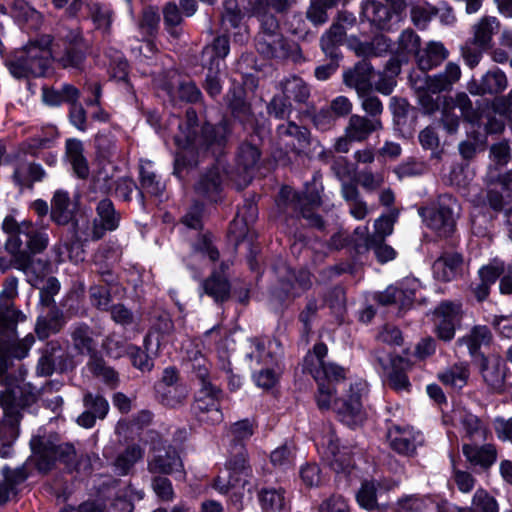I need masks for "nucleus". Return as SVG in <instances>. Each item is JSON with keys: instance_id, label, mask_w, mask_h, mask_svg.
<instances>
[{"instance_id": "f257e3e1", "label": "nucleus", "mask_w": 512, "mask_h": 512, "mask_svg": "<svg viewBox=\"0 0 512 512\" xmlns=\"http://www.w3.org/2000/svg\"><path fill=\"white\" fill-rule=\"evenodd\" d=\"M81 40L78 31H71L65 39L55 43L49 35H44L37 42L27 45L21 55L10 63V72L16 78L42 76L49 68L51 59L63 68L79 69L84 61Z\"/></svg>"}, {"instance_id": "f03ea898", "label": "nucleus", "mask_w": 512, "mask_h": 512, "mask_svg": "<svg viewBox=\"0 0 512 512\" xmlns=\"http://www.w3.org/2000/svg\"><path fill=\"white\" fill-rule=\"evenodd\" d=\"M188 133L186 135H177L175 141L182 148L175 159V172L179 173L180 168L197 164V156H206L219 154L224 147L228 130L225 124L216 126L205 124L200 129L195 127L197 115L192 109L187 110Z\"/></svg>"}, {"instance_id": "7ed1b4c3", "label": "nucleus", "mask_w": 512, "mask_h": 512, "mask_svg": "<svg viewBox=\"0 0 512 512\" xmlns=\"http://www.w3.org/2000/svg\"><path fill=\"white\" fill-rule=\"evenodd\" d=\"M24 319L25 316L22 312L13 310L11 307L6 306L0 309V382L8 386L4 393H12L16 398L17 404H20L17 397V388L12 387L9 378L4 377V374L8 369L7 356L9 355L17 359L24 358L35 342L32 334H28L22 340H16L17 323Z\"/></svg>"}, {"instance_id": "20e7f679", "label": "nucleus", "mask_w": 512, "mask_h": 512, "mask_svg": "<svg viewBox=\"0 0 512 512\" xmlns=\"http://www.w3.org/2000/svg\"><path fill=\"white\" fill-rule=\"evenodd\" d=\"M338 381L335 379L316 381L318 383L317 405L322 410L333 408L340 420L348 426L358 425L364 419L361 398L366 391V383L363 381L350 383L347 394L341 399H336L332 383Z\"/></svg>"}, {"instance_id": "39448f33", "label": "nucleus", "mask_w": 512, "mask_h": 512, "mask_svg": "<svg viewBox=\"0 0 512 512\" xmlns=\"http://www.w3.org/2000/svg\"><path fill=\"white\" fill-rule=\"evenodd\" d=\"M266 0H255L250 15L260 22L261 30L256 38V49L267 58H285L289 55L285 41L279 32V23L274 15H267Z\"/></svg>"}, {"instance_id": "423d86ee", "label": "nucleus", "mask_w": 512, "mask_h": 512, "mask_svg": "<svg viewBox=\"0 0 512 512\" xmlns=\"http://www.w3.org/2000/svg\"><path fill=\"white\" fill-rule=\"evenodd\" d=\"M213 486L220 493H227L230 489L237 490L238 496H242L245 491L252 493L255 484L243 446H235V452L227 462V471L217 476Z\"/></svg>"}, {"instance_id": "0eeeda50", "label": "nucleus", "mask_w": 512, "mask_h": 512, "mask_svg": "<svg viewBox=\"0 0 512 512\" xmlns=\"http://www.w3.org/2000/svg\"><path fill=\"white\" fill-rule=\"evenodd\" d=\"M458 201L451 195H442L438 198L435 207L425 214V221L439 236L450 235L455 228V221L459 215Z\"/></svg>"}, {"instance_id": "6e6552de", "label": "nucleus", "mask_w": 512, "mask_h": 512, "mask_svg": "<svg viewBox=\"0 0 512 512\" xmlns=\"http://www.w3.org/2000/svg\"><path fill=\"white\" fill-rule=\"evenodd\" d=\"M96 210L100 223L95 219L85 230L76 223V237L79 241L99 240L106 230H115L118 227L120 218L109 199L100 201Z\"/></svg>"}, {"instance_id": "1a4fd4ad", "label": "nucleus", "mask_w": 512, "mask_h": 512, "mask_svg": "<svg viewBox=\"0 0 512 512\" xmlns=\"http://www.w3.org/2000/svg\"><path fill=\"white\" fill-rule=\"evenodd\" d=\"M0 406L4 411L6 422L0 426V456L5 458L11 453V443L18 436L17 423L19 422V407L12 393L6 392L0 395Z\"/></svg>"}, {"instance_id": "9d476101", "label": "nucleus", "mask_w": 512, "mask_h": 512, "mask_svg": "<svg viewBox=\"0 0 512 512\" xmlns=\"http://www.w3.org/2000/svg\"><path fill=\"white\" fill-rule=\"evenodd\" d=\"M315 443L319 453L337 472L345 471L351 466V458L345 448H340L334 430L324 427L321 435L316 436Z\"/></svg>"}, {"instance_id": "9b49d317", "label": "nucleus", "mask_w": 512, "mask_h": 512, "mask_svg": "<svg viewBox=\"0 0 512 512\" xmlns=\"http://www.w3.org/2000/svg\"><path fill=\"white\" fill-rule=\"evenodd\" d=\"M219 393L220 391L211 383L201 386L193 404V412L199 421L212 425L222 422Z\"/></svg>"}, {"instance_id": "f8f14e48", "label": "nucleus", "mask_w": 512, "mask_h": 512, "mask_svg": "<svg viewBox=\"0 0 512 512\" xmlns=\"http://www.w3.org/2000/svg\"><path fill=\"white\" fill-rule=\"evenodd\" d=\"M328 348L324 343L314 346L313 352H309L304 358V369L308 371L315 381L321 379L342 380L345 378V369L332 362L324 360Z\"/></svg>"}, {"instance_id": "ddd939ff", "label": "nucleus", "mask_w": 512, "mask_h": 512, "mask_svg": "<svg viewBox=\"0 0 512 512\" xmlns=\"http://www.w3.org/2000/svg\"><path fill=\"white\" fill-rule=\"evenodd\" d=\"M387 439L389 446L396 453L404 456H412L424 442L421 432L410 426L393 424L388 428Z\"/></svg>"}, {"instance_id": "4468645a", "label": "nucleus", "mask_w": 512, "mask_h": 512, "mask_svg": "<svg viewBox=\"0 0 512 512\" xmlns=\"http://www.w3.org/2000/svg\"><path fill=\"white\" fill-rule=\"evenodd\" d=\"M376 359L384 370L386 382L390 388L397 392H409L411 383L405 373L408 363L401 357H392L390 354L376 352Z\"/></svg>"}, {"instance_id": "2eb2a0df", "label": "nucleus", "mask_w": 512, "mask_h": 512, "mask_svg": "<svg viewBox=\"0 0 512 512\" xmlns=\"http://www.w3.org/2000/svg\"><path fill=\"white\" fill-rule=\"evenodd\" d=\"M461 306L451 302H443L434 312L435 331L444 341H450L455 335L456 323L460 320Z\"/></svg>"}, {"instance_id": "dca6fc26", "label": "nucleus", "mask_w": 512, "mask_h": 512, "mask_svg": "<svg viewBox=\"0 0 512 512\" xmlns=\"http://www.w3.org/2000/svg\"><path fill=\"white\" fill-rule=\"evenodd\" d=\"M260 158V151L254 145L244 143L240 146L236 158V171L230 178L239 188L246 186L250 180V172L256 167Z\"/></svg>"}, {"instance_id": "f3484780", "label": "nucleus", "mask_w": 512, "mask_h": 512, "mask_svg": "<svg viewBox=\"0 0 512 512\" xmlns=\"http://www.w3.org/2000/svg\"><path fill=\"white\" fill-rule=\"evenodd\" d=\"M465 264L461 254L444 253L433 264V272L438 280L449 282L464 274Z\"/></svg>"}, {"instance_id": "a211bd4d", "label": "nucleus", "mask_w": 512, "mask_h": 512, "mask_svg": "<svg viewBox=\"0 0 512 512\" xmlns=\"http://www.w3.org/2000/svg\"><path fill=\"white\" fill-rule=\"evenodd\" d=\"M77 202L64 189L54 192L51 200V219L58 225H67L74 219Z\"/></svg>"}, {"instance_id": "6ab92c4d", "label": "nucleus", "mask_w": 512, "mask_h": 512, "mask_svg": "<svg viewBox=\"0 0 512 512\" xmlns=\"http://www.w3.org/2000/svg\"><path fill=\"white\" fill-rule=\"evenodd\" d=\"M383 129L381 118H368L353 114L350 116L349 121L345 127L347 136L356 142H363L376 131Z\"/></svg>"}, {"instance_id": "aec40b11", "label": "nucleus", "mask_w": 512, "mask_h": 512, "mask_svg": "<svg viewBox=\"0 0 512 512\" xmlns=\"http://www.w3.org/2000/svg\"><path fill=\"white\" fill-rule=\"evenodd\" d=\"M374 74L372 66L368 62L362 61L353 70L344 74V83L354 88L359 96H363L371 91Z\"/></svg>"}, {"instance_id": "412c9836", "label": "nucleus", "mask_w": 512, "mask_h": 512, "mask_svg": "<svg viewBox=\"0 0 512 512\" xmlns=\"http://www.w3.org/2000/svg\"><path fill=\"white\" fill-rule=\"evenodd\" d=\"M225 176V169L221 161L204 173L196 184V191L211 200H216L221 190Z\"/></svg>"}, {"instance_id": "4be33fe9", "label": "nucleus", "mask_w": 512, "mask_h": 512, "mask_svg": "<svg viewBox=\"0 0 512 512\" xmlns=\"http://www.w3.org/2000/svg\"><path fill=\"white\" fill-rule=\"evenodd\" d=\"M66 321L63 312L52 308L37 318L35 332L39 339L44 340L62 330Z\"/></svg>"}, {"instance_id": "5701e85b", "label": "nucleus", "mask_w": 512, "mask_h": 512, "mask_svg": "<svg viewBox=\"0 0 512 512\" xmlns=\"http://www.w3.org/2000/svg\"><path fill=\"white\" fill-rule=\"evenodd\" d=\"M66 159L77 177L86 179L89 176L90 169L84 156L83 143L80 140L68 139L66 141Z\"/></svg>"}, {"instance_id": "b1692460", "label": "nucleus", "mask_w": 512, "mask_h": 512, "mask_svg": "<svg viewBox=\"0 0 512 512\" xmlns=\"http://www.w3.org/2000/svg\"><path fill=\"white\" fill-rule=\"evenodd\" d=\"M481 373L484 381L494 390H501L505 379V365L497 357L486 358L482 356Z\"/></svg>"}, {"instance_id": "393cba45", "label": "nucleus", "mask_w": 512, "mask_h": 512, "mask_svg": "<svg viewBox=\"0 0 512 512\" xmlns=\"http://www.w3.org/2000/svg\"><path fill=\"white\" fill-rule=\"evenodd\" d=\"M392 14V9L381 1L367 0L362 6L363 17L378 29L387 28Z\"/></svg>"}, {"instance_id": "a878e982", "label": "nucleus", "mask_w": 512, "mask_h": 512, "mask_svg": "<svg viewBox=\"0 0 512 512\" xmlns=\"http://www.w3.org/2000/svg\"><path fill=\"white\" fill-rule=\"evenodd\" d=\"M149 470L153 473L178 474L183 477L182 462L175 450L159 451L149 462Z\"/></svg>"}, {"instance_id": "bb28decb", "label": "nucleus", "mask_w": 512, "mask_h": 512, "mask_svg": "<svg viewBox=\"0 0 512 512\" xmlns=\"http://www.w3.org/2000/svg\"><path fill=\"white\" fill-rule=\"evenodd\" d=\"M448 57V50L441 42L431 41L417 53V63L421 70L428 71L440 65Z\"/></svg>"}, {"instance_id": "cd10ccee", "label": "nucleus", "mask_w": 512, "mask_h": 512, "mask_svg": "<svg viewBox=\"0 0 512 512\" xmlns=\"http://www.w3.org/2000/svg\"><path fill=\"white\" fill-rule=\"evenodd\" d=\"M461 77V69L459 65L449 62L443 73L434 77H427L425 84L428 92L439 93L449 89Z\"/></svg>"}, {"instance_id": "c85d7f7f", "label": "nucleus", "mask_w": 512, "mask_h": 512, "mask_svg": "<svg viewBox=\"0 0 512 512\" xmlns=\"http://www.w3.org/2000/svg\"><path fill=\"white\" fill-rule=\"evenodd\" d=\"M73 348L81 355L94 357L96 343L93 339V331L86 324H78L71 328L70 332Z\"/></svg>"}, {"instance_id": "c756f323", "label": "nucleus", "mask_w": 512, "mask_h": 512, "mask_svg": "<svg viewBox=\"0 0 512 512\" xmlns=\"http://www.w3.org/2000/svg\"><path fill=\"white\" fill-rule=\"evenodd\" d=\"M492 341V334L485 325L474 326L469 333L457 340V344L466 345L469 353L474 356L482 346H487Z\"/></svg>"}, {"instance_id": "7c9ffc66", "label": "nucleus", "mask_w": 512, "mask_h": 512, "mask_svg": "<svg viewBox=\"0 0 512 512\" xmlns=\"http://www.w3.org/2000/svg\"><path fill=\"white\" fill-rule=\"evenodd\" d=\"M178 379L177 372L174 368H166L163 373L162 383L167 386L164 392L163 401L166 405L175 406L180 404L187 397L185 387L174 386Z\"/></svg>"}, {"instance_id": "2f4dec72", "label": "nucleus", "mask_w": 512, "mask_h": 512, "mask_svg": "<svg viewBox=\"0 0 512 512\" xmlns=\"http://www.w3.org/2000/svg\"><path fill=\"white\" fill-rule=\"evenodd\" d=\"M3 230L10 235L7 246L13 252L17 253L21 251L23 246V240L21 236L24 233H29L30 222L22 221L17 222L13 217H6L2 224Z\"/></svg>"}, {"instance_id": "473e14b6", "label": "nucleus", "mask_w": 512, "mask_h": 512, "mask_svg": "<svg viewBox=\"0 0 512 512\" xmlns=\"http://www.w3.org/2000/svg\"><path fill=\"white\" fill-rule=\"evenodd\" d=\"M277 341L268 338L255 339L251 341L252 350L248 356L251 360L256 361L257 364L269 365L275 360L276 351L273 348H278Z\"/></svg>"}, {"instance_id": "72a5a7b5", "label": "nucleus", "mask_w": 512, "mask_h": 512, "mask_svg": "<svg viewBox=\"0 0 512 512\" xmlns=\"http://www.w3.org/2000/svg\"><path fill=\"white\" fill-rule=\"evenodd\" d=\"M277 133L281 138H291V141L288 144H291L297 152L302 151L309 144L308 130L293 122L279 125Z\"/></svg>"}, {"instance_id": "f704fd0d", "label": "nucleus", "mask_w": 512, "mask_h": 512, "mask_svg": "<svg viewBox=\"0 0 512 512\" xmlns=\"http://www.w3.org/2000/svg\"><path fill=\"white\" fill-rule=\"evenodd\" d=\"M463 453L471 464L485 468L491 466L496 460V449L490 444L482 447L465 444Z\"/></svg>"}, {"instance_id": "c9c22d12", "label": "nucleus", "mask_w": 512, "mask_h": 512, "mask_svg": "<svg viewBox=\"0 0 512 512\" xmlns=\"http://www.w3.org/2000/svg\"><path fill=\"white\" fill-rule=\"evenodd\" d=\"M281 89L286 99L294 100L298 103H305L310 96V90L306 83L296 76L284 80L281 83Z\"/></svg>"}, {"instance_id": "e433bc0d", "label": "nucleus", "mask_w": 512, "mask_h": 512, "mask_svg": "<svg viewBox=\"0 0 512 512\" xmlns=\"http://www.w3.org/2000/svg\"><path fill=\"white\" fill-rule=\"evenodd\" d=\"M397 217L398 212L396 210H393L390 212L389 215H382L378 219H376L374 223V234L372 235V237H367L366 247L373 246L377 242H383L387 236L391 235Z\"/></svg>"}, {"instance_id": "4c0bfd02", "label": "nucleus", "mask_w": 512, "mask_h": 512, "mask_svg": "<svg viewBox=\"0 0 512 512\" xmlns=\"http://www.w3.org/2000/svg\"><path fill=\"white\" fill-rule=\"evenodd\" d=\"M345 34L346 27L340 22L334 23L321 38L323 52L331 58H336L337 46L342 43Z\"/></svg>"}, {"instance_id": "58836bf2", "label": "nucleus", "mask_w": 512, "mask_h": 512, "mask_svg": "<svg viewBox=\"0 0 512 512\" xmlns=\"http://www.w3.org/2000/svg\"><path fill=\"white\" fill-rule=\"evenodd\" d=\"M438 378L445 386L461 389L467 384L469 370L465 364H456L440 373Z\"/></svg>"}, {"instance_id": "ea45409f", "label": "nucleus", "mask_w": 512, "mask_h": 512, "mask_svg": "<svg viewBox=\"0 0 512 512\" xmlns=\"http://www.w3.org/2000/svg\"><path fill=\"white\" fill-rule=\"evenodd\" d=\"M204 292L216 302H223L230 295V285L226 278L213 273L202 283Z\"/></svg>"}, {"instance_id": "a19ab883", "label": "nucleus", "mask_w": 512, "mask_h": 512, "mask_svg": "<svg viewBox=\"0 0 512 512\" xmlns=\"http://www.w3.org/2000/svg\"><path fill=\"white\" fill-rule=\"evenodd\" d=\"M140 184L142 189L151 195H161L165 189V184L152 169L151 162L146 161L140 167Z\"/></svg>"}, {"instance_id": "79ce46f5", "label": "nucleus", "mask_w": 512, "mask_h": 512, "mask_svg": "<svg viewBox=\"0 0 512 512\" xmlns=\"http://www.w3.org/2000/svg\"><path fill=\"white\" fill-rule=\"evenodd\" d=\"M229 53V41L225 36L217 37L211 46L205 47L203 50V61L206 66L207 59L210 61L209 64L215 65L217 70H220L222 60Z\"/></svg>"}, {"instance_id": "37998d69", "label": "nucleus", "mask_w": 512, "mask_h": 512, "mask_svg": "<svg viewBox=\"0 0 512 512\" xmlns=\"http://www.w3.org/2000/svg\"><path fill=\"white\" fill-rule=\"evenodd\" d=\"M458 421L471 440L486 439V428L477 416L468 412H459Z\"/></svg>"}, {"instance_id": "c03bdc74", "label": "nucleus", "mask_w": 512, "mask_h": 512, "mask_svg": "<svg viewBox=\"0 0 512 512\" xmlns=\"http://www.w3.org/2000/svg\"><path fill=\"white\" fill-rule=\"evenodd\" d=\"M506 86L507 78L505 74L500 70H495L488 72L482 78L481 85L476 91L470 89V92L475 94H494L502 92Z\"/></svg>"}, {"instance_id": "a18cd8bd", "label": "nucleus", "mask_w": 512, "mask_h": 512, "mask_svg": "<svg viewBox=\"0 0 512 512\" xmlns=\"http://www.w3.org/2000/svg\"><path fill=\"white\" fill-rule=\"evenodd\" d=\"M143 457L142 449L137 445L127 447L119 454L114 462L115 470L120 475H126L133 465Z\"/></svg>"}, {"instance_id": "49530a36", "label": "nucleus", "mask_w": 512, "mask_h": 512, "mask_svg": "<svg viewBox=\"0 0 512 512\" xmlns=\"http://www.w3.org/2000/svg\"><path fill=\"white\" fill-rule=\"evenodd\" d=\"M205 256L210 262H215L219 257L218 250L212 245L211 239L207 235H203L195 244L193 253L189 257V264L195 265Z\"/></svg>"}, {"instance_id": "de8ad7c7", "label": "nucleus", "mask_w": 512, "mask_h": 512, "mask_svg": "<svg viewBox=\"0 0 512 512\" xmlns=\"http://www.w3.org/2000/svg\"><path fill=\"white\" fill-rule=\"evenodd\" d=\"M498 28V23L494 17L483 18L474 30V39L479 46H487L491 41L492 35Z\"/></svg>"}, {"instance_id": "09e8293b", "label": "nucleus", "mask_w": 512, "mask_h": 512, "mask_svg": "<svg viewBox=\"0 0 512 512\" xmlns=\"http://www.w3.org/2000/svg\"><path fill=\"white\" fill-rule=\"evenodd\" d=\"M258 498L261 507L265 510H280L284 506L285 497L282 489H263Z\"/></svg>"}, {"instance_id": "8fccbe9b", "label": "nucleus", "mask_w": 512, "mask_h": 512, "mask_svg": "<svg viewBox=\"0 0 512 512\" xmlns=\"http://www.w3.org/2000/svg\"><path fill=\"white\" fill-rule=\"evenodd\" d=\"M378 301L383 306L396 304L400 308H404L411 303L412 298L410 295H406L403 290L389 286L384 292L379 294Z\"/></svg>"}, {"instance_id": "3c124183", "label": "nucleus", "mask_w": 512, "mask_h": 512, "mask_svg": "<svg viewBox=\"0 0 512 512\" xmlns=\"http://www.w3.org/2000/svg\"><path fill=\"white\" fill-rule=\"evenodd\" d=\"M44 170L40 165L30 163L22 164L16 167L14 171V179L19 184H24L27 181H39L44 177Z\"/></svg>"}, {"instance_id": "603ef678", "label": "nucleus", "mask_w": 512, "mask_h": 512, "mask_svg": "<svg viewBox=\"0 0 512 512\" xmlns=\"http://www.w3.org/2000/svg\"><path fill=\"white\" fill-rule=\"evenodd\" d=\"M510 272V265H506L504 262L499 260H493L486 266H483L479 270L480 280L492 285L495 281L501 277L502 274Z\"/></svg>"}, {"instance_id": "864d4df0", "label": "nucleus", "mask_w": 512, "mask_h": 512, "mask_svg": "<svg viewBox=\"0 0 512 512\" xmlns=\"http://www.w3.org/2000/svg\"><path fill=\"white\" fill-rule=\"evenodd\" d=\"M23 236L27 249L33 254L42 252L48 245L47 234L43 231H37L31 222L29 233H24Z\"/></svg>"}, {"instance_id": "5fc2aeb1", "label": "nucleus", "mask_w": 512, "mask_h": 512, "mask_svg": "<svg viewBox=\"0 0 512 512\" xmlns=\"http://www.w3.org/2000/svg\"><path fill=\"white\" fill-rule=\"evenodd\" d=\"M356 500L358 504L369 511H372L378 507L376 498V486L374 482L366 481L362 483L359 489Z\"/></svg>"}, {"instance_id": "6e6d98bb", "label": "nucleus", "mask_w": 512, "mask_h": 512, "mask_svg": "<svg viewBox=\"0 0 512 512\" xmlns=\"http://www.w3.org/2000/svg\"><path fill=\"white\" fill-rule=\"evenodd\" d=\"M163 15L164 23L169 33L174 37H178L180 34L178 26L182 22V16L177 5L175 3L166 4L163 8Z\"/></svg>"}, {"instance_id": "4d7b16f0", "label": "nucleus", "mask_w": 512, "mask_h": 512, "mask_svg": "<svg viewBox=\"0 0 512 512\" xmlns=\"http://www.w3.org/2000/svg\"><path fill=\"white\" fill-rule=\"evenodd\" d=\"M84 406L89 409L96 417L103 419L109 411L108 401L101 395L87 393L83 399Z\"/></svg>"}, {"instance_id": "13d9d810", "label": "nucleus", "mask_w": 512, "mask_h": 512, "mask_svg": "<svg viewBox=\"0 0 512 512\" xmlns=\"http://www.w3.org/2000/svg\"><path fill=\"white\" fill-rule=\"evenodd\" d=\"M473 510L475 512H498V504L485 490L476 491L472 501Z\"/></svg>"}, {"instance_id": "bf43d9fd", "label": "nucleus", "mask_w": 512, "mask_h": 512, "mask_svg": "<svg viewBox=\"0 0 512 512\" xmlns=\"http://www.w3.org/2000/svg\"><path fill=\"white\" fill-rule=\"evenodd\" d=\"M89 370L96 376L102 378L108 384H115L117 381L116 372L107 367L102 359L92 357L88 363Z\"/></svg>"}, {"instance_id": "052dcab7", "label": "nucleus", "mask_w": 512, "mask_h": 512, "mask_svg": "<svg viewBox=\"0 0 512 512\" xmlns=\"http://www.w3.org/2000/svg\"><path fill=\"white\" fill-rule=\"evenodd\" d=\"M420 38L412 30H405L398 39V52L402 54L418 53Z\"/></svg>"}, {"instance_id": "680f3d73", "label": "nucleus", "mask_w": 512, "mask_h": 512, "mask_svg": "<svg viewBox=\"0 0 512 512\" xmlns=\"http://www.w3.org/2000/svg\"><path fill=\"white\" fill-rule=\"evenodd\" d=\"M129 346V344L115 335L108 336L103 343V348L107 354L115 359L128 354Z\"/></svg>"}, {"instance_id": "e2e57ef3", "label": "nucleus", "mask_w": 512, "mask_h": 512, "mask_svg": "<svg viewBox=\"0 0 512 512\" xmlns=\"http://www.w3.org/2000/svg\"><path fill=\"white\" fill-rule=\"evenodd\" d=\"M390 48V44L383 36L375 37L371 44H360L356 49L358 55H379Z\"/></svg>"}, {"instance_id": "0e129e2a", "label": "nucleus", "mask_w": 512, "mask_h": 512, "mask_svg": "<svg viewBox=\"0 0 512 512\" xmlns=\"http://www.w3.org/2000/svg\"><path fill=\"white\" fill-rule=\"evenodd\" d=\"M271 463L279 468L290 466L294 460L293 450L288 445L276 448L270 456Z\"/></svg>"}, {"instance_id": "69168bd1", "label": "nucleus", "mask_w": 512, "mask_h": 512, "mask_svg": "<svg viewBox=\"0 0 512 512\" xmlns=\"http://www.w3.org/2000/svg\"><path fill=\"white\" fill-rule=\"evenodd\" d=\"M90 14L97 28L107 30L111 23L110 11L99 3L90 5Z\"/></svg>"}, {"instance_id": "338daca9", "label": "nucleus", "mask_w": 512, "mask_h": 512, "mask_svg": "<svg viewBox=\"0 0 512 512\" xmlns=\"http://www.w3.org/2000/svg\"><path fill=\"white\" fill-rule=\"evenodd\" d=\"M110 313L113 321L122 326H128L137 322V317L122 304L112 306Z\"/></svg>"}, {"instance_id": "774afa93", "label": "nucleus", "mask_w": 512, "mask_h": 512, "mask_svg": "<svg viewBox=\"0 0 512 512\" xmlns=\"http://www.w3.org/2000/svg\"><path fill=\"white\" fill-rule=\"evenodd\" d=\"M318 512H350L346 500L341 495H332L319 506Z\"/></svg>"}]
</instances>
